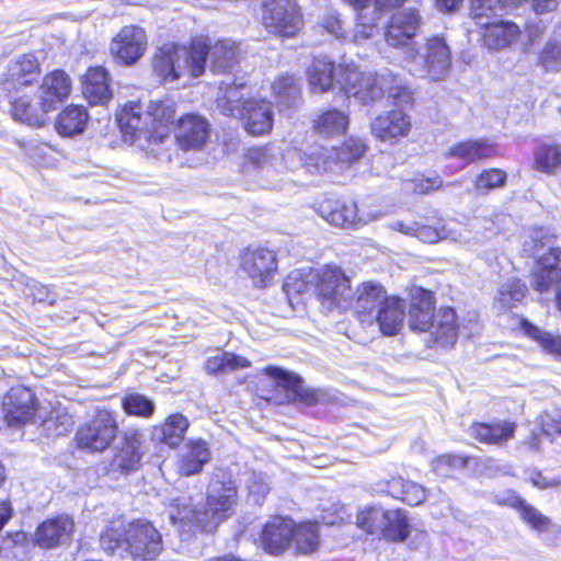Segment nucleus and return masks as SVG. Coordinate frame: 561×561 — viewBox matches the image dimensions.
<instances>
[{"instance_id":"1a4fd4ad","label":"nucleus","mask_w":561,"mask_h":561,"mask_svg":"<svg viewBox=\"0 0 561 561\" xmlns=\"http://www.w3.org/2000/svg\"><path fill=\"white\" fill-rule=\"evenodd\" d=\"M365 149L364 142L356 138L347 139L340 148L313 147L305 152L304 169L309 173L333 171L340 164L346 165L359 159Z\"/></svg>"},{"instance_id":"4c0bfd02","label":"nucleus","mask_w":561,"mask_h":561,"mask_svg":"<svg viewBox=\"0 0 561 561\" xmlns=\"http://www.w3.org/2000/svg\"><path fill=\"white\" fill-rule=\"evenodd\" d=\"M188 426L190 422L183 414L174 413L161 425L153 427L152 436L170 447H178L183 442Z\"/></svg>"},{"instance_id":"6e6d98bb","label":"nucleus","mask_w":561,"mask_h":561,"mask_svg":"<svg viewBox=\"0 0 561 561\" xmlns=\"http://www.w3.org/2000/svg\"><path fill=\"white\" fill-rule=\"evenodd\" d=\"M26 534L16 531L9 534L1 540L0 553L10 561H24L25 558Z\"/></svg>"},{"instance_id":"c756f323","label":"nucleus","mask_w":561,"mask_h":561,"mask_svg":"<svg viewBox=\"0 0 561 561\" xmlns=\"http://www.w3.org/2000/svg\"><path fill=\"white\" fill-rule=\"evenodd\" d=\"M249 87L241 82L222 81L218 88L217 107L226 116H237L243 110V104L251 99Z\"/></svg>"},{"instance_id":"c85d7f7f","label":"nucleus","mask_w":561,"mask_h":561,"mask_svg":"<svg viewBox=\"0 0 561 561\" xmlns=\"http://www.w3.org/2000/svg\"><path fill=\"white\" fill-rule=\"evenodd\" d=\"M483 45L489 49L500 50L515 43L520 30L518 25L510 21L493 20L480 26Z\"/></svg>"},{"instance_id":"2eb2a0df","label":"nucleus","mask_w":561,"mask_h":561,"mask_svg":"<svg viewBox=\"0 0 561 561\" xmlns=\"http://www.w3.org/2000/svg\"><path fill=\"white\" fill-rule=\"evenodd\" d=\"M265 374L277 381L278 387L286 392L288 402L313 405L325 400V393L321 389L306 387L302 379L295 374L273 366L265 368Z\"/></svg>"},{"instance_id":"774afa93","label":"nucleus","mask_w":561,"mask_h":561,"mask_svg":"<svg viewBox=\"0 0 561 561\" xmlns=\"http://www.w3.org/2000/svg\"><path fill=\"white\" fill-rule=\"evenodd\" d=\"M25 295L33 297L35 300L45 301L48 298V289L35 279H30L26 284Z\"/></svg>"},{"instance_id":"a878e982","label":"nucleus","mask_w":561,"mask_h":561,"mask_svg":"<svg viewBox=\"0 0 561 561\" xmlns=\"http://www.w3.org/2000/svg\"><path fill=\"white\" fill-rule=\"evenodd\" d=\"M293 520L275 516L266 523L261 535V546L271 554L282 553L291 542Z\"/></svg>"},{"instance_id":"e433bc0d","label":"nucleus","mask_w":561,"mask_h":561,"mask_svg":"<svg viewBox=\"0 0 561 561\" xmlns=\"http://www.w3.org/2000/svg\"><path fill=\"white\" fill-rule=\"evenodd\" d=\"M348 123L347 114L332 108L318 114L312 121V128L323 138H334L345 134Z\"/></svg>"},{"instance_id":"9b49d317","label":"nucleus","mask_w":561,"mask_h":561,"mask_svg":"<svg viewBox=\"0 0 561 561\" xmlns=\"http://www.w3.org/2000/svg\"><path fill=\"white\" fill-rule=\"evenodd\" d=\"M263 24L271 33L295 36L302 26L300 9L294 0H267L264 3Z\"/></svg>"},{"instance_id":"680f3d73","label":"nucleus","mask_w":561,"mask_h":561,"mask_svg":"<svg viewBox=\"0 0 561 561\" xmlns=\"http://www.w3.org/2000/svg\"><path fill=\"white\" fill-rule=\"evenodd\" d=\"M466 465L467 458L453 454L438 456L432 462L433 470L442 477H448L453 470L461 469Z\"/></svg>"},{"instance_id":"2f4dec72","label":"nucleus","mask_w":561,"mask_h":561,"mask_svg":"<svg viewBox=\"0 0 561 561\" xmlns=\"http://www.w3.org/2000/svg\"><path fill=\"white\" fill-rule=\"evenodd\" d=\"M434 297L431 291L417 289L409 310V325L414 331L427 332L435 318Z\"/></svg>"},{"instance_id":"5701e85b","label":"nucleus","mask_w":561,"mask_h":561,"mask_svg":"<svg viewBox=\"0 0 561 561\" xmlns=\"http://www.w3.org/2000/svg\"><path fill=\"white\" fill-rule=\"evenodd\" d=\"M208 137L209 125L202 116L187 114L180 119L175 139L181 149H201L206 144Z\"/></svg>"},{"instance_id":"0e129e2a","label":"nucleus","mask_w":561,"mask_h":561,"mask_svg":"<svg viewBox=\"0 0 561 561\" xmlns=\"http://www.w3.org/2000/svg\"><path fill=\"white\" fill-rule=\"evenodd\" d=\"M541 427L545 434H561V411L547 412L541 416Z\"/></svg>"},{"instance_id":"f257e3e1","label":"nucleus","mask_w":561,"mask_h":561,"mask_svg":"<svg viewBox=\"0 0 561 561\" xmlns=\"http://www.w3.org/2000/svg\"><path fill=\"white\" fill-rule=\"evenodd\" d=\"M310 90L314 93L330 91L334 83L344 94L354 98L362 104H370L380 100L386 92L396 105L412 102V92L403 81L392 72H360L354 64H339L325 57L313 58L307 70Z\"/></svg>"},{"instance_id":"20e7f679","label":"nucleus","mask_w":561,"mask_h":561,"mask_svg":"<svg viewBox=\"0 0 561 561\" xmlns=\"http://www.w3.org/2000/svg\"><path fill=\"white\" fill-rule=\"evenodd\" d=\"M100 546L108 554L149 561L162 550L160 533L148 522L137 520L125 528L121 520L111 522L100 536Z\"/></svg>"},{"instance_id":"a18cd8bd","label":"nucleus","mask_w":561,"mask_h":561,"mask_svg":"<svg viewBox=\"0 0 561 561\" xmlns=\"http://www.w3.org/2000/svg\"><path fill=\"white\" fill-rule=\"evenodd\" d=\"M291 542L296 545L298 552L311 553L319 547V530L316 523L293 524Z\"/></svg>"},{"instance_id":"6ab92c4d","label":"nucleus","mask_w":561,"mask_h":561,"mask_svg":"<svg viewBox=\"0 0 561 561\" xmlns=\"http://www.w3.org/2000/svg\"><path fill=\"white\" fill-rule=\"evenodd\" d=\"M412 128L410 115L403 110H392L380 114L371 123V133L385 142L394 144L407 137Z\"/></svg>"},{"instance_id":"8fccbe9b","label":"nucleus","mask_w":561,"mask_h":561,"mask_svg":"<svg viewBox=\"0 0 561 561\" xmlns=\"http://www.w3.org/2000/svg\"><path fill=\"white\" fill-rule=\"evenodd\" d=\"M249 366V359L228 352L218 353L209 357L205 363V369L208 374L233 371Z\"/></svg>"},{"instance_id":"0eeeda50","label":"nucleus","mask_w":561,"mask_h":561,"mask_svg":"<svg viewBox=\"0 0 561 561\" xmlns=\"http://www.w3.org/2000/svg\"><path fill=\"white\" fill-rule=\"evenodd\" d=\"M305 152L298 148H288L286 151H282L278 147L268 145L249 149L247 159L259 171L261 186L276 188L279 186L276 181L277 175L284 174L287 170L294 171L304 168Z\"/></svg>"},{"instance_id":"49530a36","label":"nucleus","mask_w":561,"mask_h":561,"mask_svg":"<svg viewBox=\"0 0 561 561\" xmlns=\"http://www.w3.org/2000/svg\"><path fill=\"white\" fill-rule=\"evenodd\" d=\"M273 93L277 101L285 107H293L300 98V84L298 80L289 75L279 77L273 83Z\"/></svg>"},{"instance_id":"473e14b6","label":"nucleus","mask_w":561,"mask_h":561,"mask_svg":"<svg viewBox=\"0 0 561 561\" xmlns=\"http://www.w3.org/2000/svg\"><path fill=\"white\" fill-rule=\"evenodd\" d=\"M405 317V302L398 297H388L377 314L374 317V324L379 325L385 335H396L403 325Z\"/></svg>"},{"instance_id":"603ef678","label":"nucleus","mask_w":561,"mask_h":561,"mask_svg":"<svg viewBox=\"0 0 561 561\" xmlns=\"http://www.w3.org/2000/svg\"><path fill=\"white\" fill-rule=\"evenodd\" d=\"M409 533V519L405 511H388L382 537L392 541H404L408 538Z\"/></svg>"},{"instance_id":"412c9836","label":"nucleus","mask_w":561,"mask_h":561,"mask_svg":"<svg viewBox=\"0 0 561 561\" xmlns=\"http://www.w3.org/2000/svg\"><path fill=\"white\" fill-rule=\"evenodd\" d=\"M236 117H240L244 129L254 136L268 134L274 122L272 104L264 99L244 102L243 110Z\"/></svg>"},{"instance_id":"09e8293b","label":"nucleus","mask_w":561,"mask_h":561,"mask_svg":"<svg viewBox=\"0 0 561 561\" xmlns=\"http://www.w3.org/2000/svg\"><path fill=\"white\" fill-rule=\"evenodd\" d=\"M388 511L379 506H367L357 514L356 524L367 534L382 536Z\"/></svg>"},{"instance_id":"338daca9","label":"nucleus","mask_w":561,"mask_h":561,"mask_svg":"<svg viewBox=\"0 0 561 561\" xmlns=\"http://www.w3.org/2000/svg\"><path fill=\"white\" fill-rule=\"evenodd\" d=\"M527 480L538 489L558 488L561 485L560 478L548 479L540 471H530Z\"/></svg>"},{"instance_id":"c9c22d12","label":"nucleus","mask_w":561,"mask_h":561,"mask_svg":"<svg viewBox=\"0 0 561 561\" xmlns=\"http://www.w3.org/2000/svg\"><path fill=\"white\" fill-rule=\"evenodd\" d=\"M207 42L205 38H203ZM206 57L210 58V68L215 72L230 71L239 59V47L236 42L230 39H220L213 45L206 43Z\"/></svg>"},{"instance_id":"c03bdc74","label":"nucleus","mask_w":561,"mask_h":561,"mask_svg":"<svg viewBox=\"0 0 561 561\" xmlns=\"http://www.w3.org/2000/svg\"><path fill=\"white\" fill-rule=\"evenodd\" d=\"M318 274V268H309L308 271L296 270L288 274L286 277L283 289L287 295L288 301L291 304V299L296 295L314 291L316 279L312 276Z\"/></svg>"},{"instance_id":"cd10ccee","label":"nucleus","mask_w":561,"mask_h":561,"mask_svg":"<svg viewBox=\"0 0 561 561\" xmlns=\"http://www.w3.org/2000/svg\"><path fill=\"white\" fill-rule=\"evenodd\" d=\"M71 91L69 76L62 70L48 73L38 88L37 99L42 101L44 108L51 111L58 102L68 98Z\"/></svg>"},{"instance_id":"5fc2aeb1","label":"nucleus","mask_w":561,"mask_h":561,"mask_svg":"<svg viewBox=\"0 0 561 561\" xmlns=\"http://www.w3.org/2000/svg\"><path fill=\"white\" fill-rule=\"evenodd\" d=\"M504 7L501 0H471L470 1V16L476 21V24L481 26L485 25L489 21H493Z\"/></svg>"},{"instance_id":"79ce46f5","label":"nucleus","mask_w":561,"mask_h":561,"mask_svg":"<svg viewBox=\"0 0 561 561\" xmlns=\"http://www.w3.org/2000/svg\"><path fill=\"white\" fill-rule=\"evenodd\" d=\"M12 116L16 121H21L31 126H42L45 122V114L48 112L44 108L42 101L37 99V103L33 104L27 95H23L12 102Z\"/></svg>"},{"instance_id":"37998d69","label":"nucleus","mask_w":561,"mask_h":561,"mask_svg":"<svg viewBox=\"0 0 561 561\" xmlns=\"http://www.w3.org/2000/svg\"><path fill=\"white\" fill-rule=\"evenodd\" d=\"M534 169L554 175L561 171V144H542L534 151Z\"/></svg>"},{"instance_id":"69168bd1","label":"nucleus","mask_w":561,"mask_h":561,"mask_svg":"<svg viewBox=\"0 0 561 561\" xmlns=\"http://www.w3.org/2000/svg\"><path fill=\"white\" fill-rule=\"evenodd\" d=\"M323 28L336 38H345L344 23L336 14H329L322 21Z\"/></svg>"},{"instance_id":"052dcab7","label":"nucleus","mask_w":561,"mask_h":561,"mask_svg":"<svg viewBox=\"0 0 561 561\" xmlns=\"http://www.w3.org/2000/svg\"><path fill=\"white\" fill-rule=\"evenodd\" d=\"M539 65L547 72L561 70V41L548 42L539 55Z\"/></svg>"},{"instance_id":"6e6552de","label":"nucleus","mask_w":561,"mask_h":561,"mask_svg":"<svg viewBox=\"0 0 561 561\" xmlns=\"http://www.w3.org/2000/svg\"><path fill=\"white\" fill-rule=\"evenodd\" d=\"M316 279L314 291L317 299L325 311H345L351 300V280L339 267L325 266L318 268V274L312 276Z\"/></svg>"},{"instance_id":"864d4df0","label":"nucleus","mask_w":561,"mask_h":561,"mask_svg":"<svg viewBox=\"0 0 561 561\" xmlns=\"http://www.w3.org/2000/svg\"><path fill=\"white\" fill-rule=\"evenodd\" d=\"M522 329L529 337L537 341L546 352L553 355H561L560 335L545 332L527 320L522 321Z\"/></svg>"},{"instance_id":"ddd939ff","label":"nucleus","mask_w":561,"mask_h":561,"mask_svg":"<svg viewBox=\"0 0 561 561\" xmlns=\"http://www.w3.org/2000/svg\"><path fill=\"white\" fill-rule=\"evenodd\" d=\"M389 296L385 288L375 282H364L352 290L348 309L365 327L374 325V317Z\"/></svg>"},{"instance_id":"bf43d9fd","label":"nucleus","mask_w":561,"mask_h":561,"mask_svg":"<svg viewBox=\"0 0 561 561\" xmlns=\"http://www.w3.org/2000/svg\"><path fill=\"white\" fill-rule=\"evenodd\" d=\"M123 409L129 415L149 417L154 412V403L144 394L131 393L123 399Z\"/></svg>"},{"instance_id":"4468645a","label":"nucleus","mask_w":561,"mask_h":561,"mask_svg":"<svg viewBox=\"0 0 561 561\" xmlns=\"http://www.w3.org/2000/svg\"><path fill=\"white\" fill-rule=\"evenodd\" d=\"M147 35L142 27L126 25L113 37L110 51L123 65L136 64L147 50Z\"/></svg>"},{"instance_id":"f704fd0d","label":"nucleus","mask_w":561,"mask_h":561,"mask_svg":"<svg viewBox=\"0 0 561 561\" xmlns=\"http://www.w3.org/2000/svg\"><path fill=\"white\" fill-rule=\"evenodd\" d=\"M82 91L87 100L94 105L110 101L112 92L108 87L107 72L103 67L90 68L83 80Z\"/></svg>"},{"instance_id":"de8ad7c7","label":"nucleus","mask_w":561,"mask_h":561,"mask_svg":"<svg viewBox=\"0 0 561 561\" xmlns=\"http://www.w3.org/2000/svg\"><path fill=\"white\" fill-rule=\"evenodd\" d=\"M527 291V287L519 279H507L500 287L495 297V306L499 310H505L514 307L522 301Z\"/></svg>"},{"instance_id":"aec40b11","label":"nucleus","mask_w":561,"mask_h":561,"mask_svg":"<svg viewBox=\"0 0 561 561\" xmlns=\"http://www.w3.org/2000/svg\"><path fill=\"white\" fill-rule=\"evenodd\" d=\"M75 522L69 515H60L43 522L36 529L35 542L42 548H55L71 541Z\"/></svg>"},{"instance_id":"bb28decb","label":"nucleus","mask_w":561,"mask_h":561,"mask_svg":"<svg viewBox=\"0 0 561 561\" xmlns=\"http://www.w3.org/2000/svg\"><path fill=\"white\" fill-rule=\"evenodd\" d=\"M377 491L385 492L411 506L422 504L427 497V492L422 485L401 476L379 481Z\"/></svg>"},{"instance_id":"7ed1b4c3","label":"nucleus","mask_w":561,"mask_h":561,"mask_svg":"<svg viewBox=\"0 0 561 561\" xmlns=\"http://www.w3.org/2000/svg\"><path fill=\"white\" fill-rule=\"evenodd\" d=\"M174 116V102L168 99L151 102L146 110L140 103L125 105L117 115V122L126 142L136 145L148 154L169 158L167 146L172 144L169 124Z\"/></svg>"},{"instance_id":"4d7b16f0","label":"nucleus","mask_w":561,"mask_h":561,"mask_svg":"<svg viewBox=\"0 0 561 561\" xmlns=\"http://www.w3.org/2000/svg\"><path fill=\"white\" fill-rule=\"evenodd\" d=\"M42 426L47 436L66 435L73 426L72 417L60 409L50 412L49 416L43 420Z\"/></svg>"},{"instance_id":"9d476101","label":"nucleus","mask_w":561,"mask_h":561,"mask_svg":"<svg viewBox=\"0 0 561 561\" xmlns=\"http://www.w3.org/2000/svg\"><path fill=\"white\" fill-rule=\"evenodd\" d=\"M117 433L115 414L107 410H99L78 430L76 439L79 448L102 453L113 444Z\"/></svg>"},{"instance_id":"f03ea898","label":"nucleus","mask_w":561,"mask_h":561,"mask_svg":"<svg viewBox=\"0 0 561 561\" xmlns=\"http://www.w3.org/2000/svg\"><path fill=\"white\" fill-rule=\"evenodd\" d=\"M238 501L234 481L219 471L211 476L208 483L204 510H197L192 504V499L185 495L169 500L165 506L170 522L181 533L211 531L236 514Z\"/></svg>"},{"instance_id":"dca6fc26","label":"nucleus","mask_w":561,"mask_h":561,"mask_svg":"<svg viewBox=\"0 0 561 561\" xmlns=\"http://www.w3.org/2000/svg\"><path fill=\"white\" fill-rule=\"evenodd\" d=\"M533 285L539 293L557 288L556 301L561 311V249L552 248L539 256L533 274Z\"/></svg>"},{"instance_id":"13d9d810","label":"nucleus","mask_w":561,"mask_h":561,"mask_svg":"<svg viewBox=\"0 0 561 561\" xmlns=\"http://www.w3.org/2000/svg\"><path fill=\"white\" fill-rule=\"evenodd\" d=\"M507 174L501 169L483 170L476 179L474 188L478 194H488L490 191L503 187Z\"/></svg>"},{"instance_id":"f8f14e48","label":"nucleus","mask_w":561,"mask_h":561,"mask_svg":"<svg viewBox=\"0 0 561 561\" xmlns=\"http://www.w3.org/2000/svg\"><path fill=\"white\" fill-rule=\"evenodd\" d=\"M36 403L32 390L18 386L12 387L4 396L0 409V428L35 422Z\"/></svg>"},{"instance_id":"423d86ee","label":"nucleus","mask_w":561,"mask_h":561,"mask_svg":"<svg viewBox=\"0 0 561 561\" xmlns=\"http://www.w3.org/2000/svg\"><path fill=\"white\" fill-rule=\"evenodd\" d=\"M409 72L431 81L445 80L451 69V49L442 36L426 38L404 50Z\"/></svg>"},{"instance_id":"58836bf2","label":"nucleus","mask_w":561,"mask_h":561,"mask_svg":"<svg viewBox=\"0 0 561 561\" xmlns=\"http://www.w3.org/2000/svg\"><path fill=\"white\" fill-rule=\"evenodd\" d=\"M209 459L210 451L206 442L202 439L188 442L186 451L179 462V473L186 477L199 473Z\"/></svg>"},{"instance_id":"7c9ffc66","label":"nucleus","mask_w":561,"mask_h":561,"mask_svg":"<svg viewBox=\"0 0 561 561\" xmlns=\"http://www.w3.org/2000/svg\"><path fill=\"white\" fill-rule=\"evenodd\" d=\"M39 72V65L32 54H24L13 59L5 72L4 84L19 90L32 84Z\"/></svg>"},{"instance_id":"a211bd4d","label":"nucleus","mask_w":561,"mask_h":561,"mask_svg":"<svg viewBox=\"0 0 561 561\" xmlns=\"http://www.w3.org/2000/svg\"><path fill=\"white\" fill-rule=\"evenodd\" d=\"M242 268L254 285L266 287L276 270V253L266 248L248 249L242 255Z\"/></svg>"},{"instance_id":"f3484780","label":"nucleus","mask_w":561,"mask_h":561,"mask_svg":"<svg viewBox=\"0 0 561 561\" xmlns=\"http://www.w3.org/2000/svg\"><path fill=\"white\" fill-rule=\"evenodd\" d=\"M142 456V433L136 428H127L123 432L121 446L111 461V469L119 473L134 472L139 468Z\"/></svg>"},{"instance_id":"b1692460","label":"nucleus","mask_w":561,"mask_h":561,"mask_svg":"<svg viewBox=\"0 0 561 561\" xmlns=\"http://www.w3.org/2000/svg\"><path fill=\"white\" fill-rule=\"evenodd\" d=\"M318 213L327 222L342 228H358L368 221L357 215V206L353 202L324 201Z\"/></svg>"},{"instance_id":"ea45409f","label":"nucleus","mask_w":561,"mask_h":561,"mask_svg":"<svg viewBox=\"0 0 561 561\" xmlns=\"http://www.w3.org/2000/svg\"><path fill=\"white\" fill-rule=\"evenodd\" d=\"M471 435L485 444L501 445L513 437L515 424L510 422L478 423L471 426Z\"/></svg>"},{"instance_id":"393cba45","label":"nucleus","mask_w":561,"mask_h":561,"mask_svg":"<svg viewBox=\"0 0 561 561\" xmlns=\"http://www.w3.org/2000/svg\"><path fill=\"white\" fill-rule=\"evenodd\" d=\"M499 154L494 142L485 138L469 139L460 141L450 147L444 156L457 158L465 162V165L490 160Z\"/></svg>"},{"instance_id":"39448f33","label":"nucleus","mask_w":561,"mask_h":561,"mask_svg":"<svg viewBox=\"0 0 561 561\" xmlns=\"http://www.w3.org/2000/svg\"><path fill=\"white\" fill-rule=\"evenodd\" d=\"M206 54V42L202 38L194 39L190 49L165 44L156 51L152 67L164 82H174L185 76L196 78L204 73Z\"/></svg>"},{"instance_id":"4be33fe9","label":"nucleus","mask_w":561,"mask_h":561,"mask_svg":"<svg viewBox=\"0 0 561 561\" xmlns=\"http://www.w3.org/2000/svg\"><path fill=\"white\" fill-rule=\"evenodd\" d=\"M421 16L414 10L394 13L386 28L385 38L392 47H405L421 26Z\"/></svg>"},{"instance_id":"a19ab883","label":"nucleus","mask_w":561,"mask_h":561,"mask_svg":"<svg viewBox=\"0 0 561 561\" xmlns=\"http://www.w3.org/2000/svg\"><path fill=\"white\" fill-rule=\"evenodd\" d=\"M89 115L84 107L71 105L65 108L57 117L56 130L59 135L71 137L81 134L88 123Z\"/></svg>"},{"instance_id":"72a5a7b5","label":"nucleus","mask_w":561,"mask_h":561,"mask_svg":"<svg viewBox=\"0 0 561 561\" xmlns=\"http://www.w3.org/2000/svg\"><path fill=\"white\" fill-rule=\"evenodd\" d=\"M430 332L436 345L442 347L453 346L459 334L455 310L451 308H440L435 314Z\"/></svg>"},{"instance_id":"3c124183","label":"nucleus","mask_w":561,"mask_h":561,"mask_svg":"<svg viewBox=\"0 0 561 561\" xmlns=\"http://www.w3.org/2000/svg\"><path fill=\"white\" fill-rule=\"evenodd\" d=\"M512 506L519 511L522 519L538 533L548 531L552 525L549 517L541 514L536 507L526 503L519 496H514Z\"/></svg>"},{"instance_id":"e2e57ef3","label":"nucleus","mask_w":561,"mask_h":561,"mask_svg":"<svg viewBox=\"0 0 561 561\" xmlns=\"http://www.w3.org/2000/svg\"><path fill=\"white\" fill-rule=\"evenodd\" d=\"M249 491V496L255 503H261L265 495L270 492V486L266 478L262 473L250 472L245 480Z\"/></svg>"}]
</instances>
